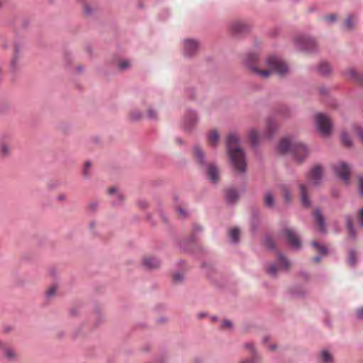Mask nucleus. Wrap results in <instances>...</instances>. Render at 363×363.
<instances>
[{"instance_id": "18", "label": "nucleus", "mask_w": 363, "mask_h": 363, "mask_svg": "<svg viewBox=\"0 0 363 363\" xmlns=\"http://www.w3.org/2000/svg\"><path fill=\"white\" fill-rule=\"evenodd\" d=\"M219 139L218 133L216 130H211L208 135V142L211 145L215 146Z\"/></svg>"}, {"instance_id": "49", "label": "nucleus", "mask_w": 363, "mask_h": 363, "mask_svg": "<svg viewBox=\"0 0 363 363\" xmlns=\"http://www.w3.org/2000/svg\"><path fill=\"white\" fill-rule=\"evenodd\" d=\"M84 11L86 14L89 15L91 13L92 11H91V8L89 7V6L86 4L84 6Z\"/></svg>"}, {"instance_id": "7", "label": "nucleus", "mask_w": 363, "mask_h": 363, "mask_svg": "<svg viewBox=\"0 0 363 363\" xmlns=\"http://www.w3.org/2000/svg\"><path fill=\"white\" fill-rule=\"evenodd\" d=\"M333 169L336 175L347 184L350 174V169L347 164L343 162H338L334 166Z\"/></svg>"}, {"instance_id": "1", "label": "nucleus", "mask_w": 363, "mask_h": 363, "mask_svg": "<svg viewBox=\"0 0 363 363\" xmlns=\"http://www.w3.org/2000/svg\"><path fill=\"white\" fill-rule=\"evenodd\" d=\"M245 62L254 74L262 79L268 78L272 72L283 76L289 71L287 65L274 56L260 61L256 54L252 53L246 56Z\"/></svg>"}, {"instance_id": "24", "label": "nucleus", "mask_w": 363, "mask_h": 363, "mask_svg": "<svg viewBox=\"0 0 363 363\" xmlns=\"http://www.w3.org/2000/svg\"><path fill=\"white\" fill-rule=\"evenodd\" d=\"M281 189L285 201L287 202L290 201L291 200L292 196L289 187L286 186H282Z\"/></svg>"}, {"instance_id": "31", "label": "nucleus", "mask_w": 363, "mask_h": 363, "mask_svg": "<svg viewBox=\"0 0 363 363\" xmlns=\"http://www.w3.org/2000/svg\"><path fill=\"white\" fill-rule=\"evenodd\" d=\"M312 245L315 248V250L323 255H325L327 253V249L325 246L320 245L319 243L316 242H313Z\"/></svg>"}, {"instance_id": "13", "label": "nucleus", "mask_w": 363, "mask_h": 363, "mask_svg": "<svg viewBox=\"0 0 363 363\" xmlns=\"http://www.w3.org/2000/svg\"><path fill=\"white\" fill-rule=\"evenodd\" d=\"M143 264L147 269H155L160 267V262L155 257H147L143 259Z\"/></svg>"}, {"instance_id": "53", "label": "nucleus", "mask_w": 363, "mask_h": 363, "mask_svg": "<svg viewBox=\"0 0 363 363\" xmlns=\"http://www.w3.org/2000/svg\"><path fill=\"white\" fill-rule=\"evenodd\" d=\"M320 258L319 257H315L313 258V261L316 263L319 262Z\"/></svg>"}, {"instance_id": "33", "label": "nucleus", "mask_w": 363, "mask_h": 363, "mask_svg": "<svg viewBox=\"0 0 363 363\" xmlns=\"http://www.w3.org/2000/svg\"><path fill=\"white\" fill-rule=\"evenodd\" d=\"M347 228L348 229V232H349L350 235L352 238H354V228H353L352 221V220L350 218H347Z\"/></svg>"}, {"instance_id": "20", "label": "nucleus", "mask_w": 363, "mask_h": 363, "mask_svg": "<svg viewBox=\"0 0 363 363\" xmlns=\"http://www.w3.org/2000/svg\"><path fill=\"white\" fill-rule=\"evenodd\" d=\"M226 199L230 203H233L238 199V194L235 190L228 189L225 194Z\"/></svg>"}, {"instance_id": "29", "label": "nucleus", "mask_w": 363, "mask_h": 363, "mask_svg": "<svg viewBox=\"0 0 363 363\" xmlns=\"http://www.w3.org/2000/svg\"><path fill=\"white\" fill-rule=\"evenodd\" d=\"M108 194L109 195H113V196H114L116 197V199L118 201H121V200H122V197H123V196H122V195H121L119 192H118L117 189H116V188H115V187L109 188V189H108Z\"/></svg>"}, {"instance_id": "51", "label": "nucleus", "mask_w": 363, "mask_h": 363, "mask_svg": "<svg viewBox=\"0 0 363 363\" xmlns=\"http://www.w3.org/2000/svg\"><path fill=\"white\" fill-rule=\"evenodd\" d=\"M245 346H246L247 348H249L250 350H252V354H254L255 351H254L253 345L252 344H250V343H247V344H246Z\"/></svg>"}, {"instance_id": "37", "label": "nucleus", "mask_w": 363, "mask_h": 363, "mask_svg": "<svg viewBox=\"0 0 363 363\" xmlns=\"http://www.w3.org/2000/svg\"><path fill=\"white\" fill-rule=\"evenodd\" d=\"M129 66H130V63H129V62L128 60H123V61L120 62L119 64H118V67L121 70L125 69Z\"/></svg>"}, {"instance_id": "55", "label": "nucleus", "mask_w": 363, "mask_h": 363, "mask_svg": "<svg viewBox=\"0 0 363 363\" xmlns=\"http://www.w3.org/2000/svg\"><path fill=\"white\" fill-rule=\"evenodd\" d=\"M133 118H134L135 119H138V118H140V116H137V117H133Z\"/></svg>"}, {"instance_id": "54", "label": "nucleus", "mask_w": 363, "mask_h": 363, "mask_svg": "<svg viewBox=\"0 0 363 363\" xmlns=\"http://www.w3.org/2000/svg\"><path fill=\"white\" fill-rule=\"evenodd\" d=\"M276 347H276V345H270V347H269V350H274L276 349Z\"/></svg>"}, {"instance_id": "6", "label": "nucleus", "mask_w": 363, "mask_h": 363, "mask_svg": "<svg viewBox=\"0 0 363 363\" xmlns=\"http://www.w3.org/2000/svg\"><path fill=\"white\" fill-rule=\"evenodd\" d=\"M295 42L300 49L305 50L308 52L315 50L316 48L315 41L313 38H311L298 36L296 38Z\"/></svg>"}, {"instance_id": "39", "label": "nucleus", "mask_w": 363, "mask_h": 363, "mask_svg": "<svg viewBox=\"0 0 363 363\" xmlns=\"http://www.w3.org/2000/svg\"><path fill=\"white\" fill-rule=\"evenodd\" d=\"M172 278L174 282H179L182 280L183 276L180 273L177 272L173 274Z\"/></svg>"}, {"instance_id": "11", "label": "nucleus", "mask_w": 363, "mask_h": 363, "mask_svg": "<svg viewBox=\"0 0 363 363\" xmlns=\"http://www.w3.org/2000/svg\"><path fill=\"white\" fill-rule=\"evenodd\" d=\"M277 128H278V125H277L276 121L272 118H268L266 122V128H265V132H264L265 136L267 138L272 137V135L277 131Z\"/></svg>"}, {"instance_id": "21", "label": "nucleus", "mask_w": 363, "mask_h": 363, "mask_svg": "<svg viewBox=\"0 0 363 363\" xmlns=\"http://www.w3.org/2000/svg\"><path fill=\"white\" fill-rule=\"evenodd\" d=\"M21 58L20 52L18 49L15 50V53L13 55V57L11 61V67L13 69H16L18 66V61Z\"/></svg>"}, {"instance_id": "10", "label": "nucleus", "mask_w": 363, "mask_h": 363, "mask_svg": "<svg viewBox=\"0 0 363 363\" xmlns=\"http://www.w3.org/2000/svg\"><path fill=\"white\" fill-rule=\"evenodd\" d=\"M199 48V43L194 40H185L184 42V54L191 56L196 53Z\"/></svg>"}, {"instance_id": "38", "label": "nucleus", "mask_w": 363, "mask_h": 363, "mask_svg": "<svg viewBox=\"0 0 363 363\" xmlns=\"http://www.w3.org/2000/svg\"><path fill=\"white\" fill-rule=\"evenodd\" d=\"M147 116L150 119H154L157 118V113L155 110L148 109L147 112Z\"/></svg>"}, {"instance_id": "40", "label": "nucleus", "mask_w": 363, "mask_h": 363, "mask_svg": "<svg viewBox=\"0 0 363 363\" xmlns=\"http://www.w3.org/2000/svg\"><path fill=\"white\" fill-rule=\"evenodd\" d=\"M358 188L359 193L363 195V177H358Z\"/></svg>"}, {"instance_id": "50", "label": "nucleus", "mask_w": 363, "mask_h": 363, "mask_svg": "<svg viewBox=\"0 0 363 363\" xmlns=\"http://www.w3.org/2000/svg\"><path fill=\"white\" fill-rule=\"evenodd\" d=\"M232 325V323L229 320H225L223 323V328H230Z\"/></svg>"}, {"instance_id": "14", "label": "nucleus", "mask_w": 363, "mask_h": 363, "mask_svg": "<svg viewBox=\"0 0 363 363\" xmlns=\"http://www.w3.org/2000/svg\"><path fill=\"white\" fill-rule=\"evenodd\" d=\"M247 28V26L242 21H235L231 24V30L235 33H243Z\"/></svg>"}, {"instance_id": "34", "label": "nucleus", "mask_w": 363, "mask_h": 363, "mask_svg": "<svg viewBox=\"0 0 363 363\" xmlns=\"http://www.w3.org/2000/svg\"><path fill=\"white\" fill-rule=\"evenodd\" d=\"M57 291V286L56 285H53L50 286L46 291V296L48 298L53 297Z\"/></svg>"}, {"instance_id": "30", "label": "nucleus", "mask_w": 363, "mask_h": 363, "mask_svg": "<svg viewBox=\"0 0 363 363\" xmlns=\"http://www.w3.org/2000/svg\"><path fill=\"white\" fill-rule=\"evenodd\" d=\"M321 360L324 363H329L333 360V357L327 351L323 350L321 352Z\"/></svg>"}, {"instance_id": "12", "label": "nucleus", "mask_w": 363, "mask_h": 363, "mask_svg": "<svg viewBox=\"0 0 363 363\" xmlns=\"http://www.w3.org/2000/svg\"><path fill=\"white\" fill-rule=\"evenodd\" d=\"M313 216L315 220L316 225L318 227L319 230L321 233L326 232L325 223L323 217L321 215V213L319 210H315L313 212Z\"/></svg>"}, {"instance_id": "52", "label": "nucleus", "mask_w": 363, "mask_h": 363, "mask_svg": "<svg viewBox=\"0 0 363 363\" xmlns=\"http://www.w3.org/2000/svg\"><path fill=\"white\" fill-rule=\"evenodd\" d=\"M178 211H179V213L181 215H182V216H186V212H185L184 209H183V208H179L178 209Z\"/></svg>"}, {"instance_id": "23", "label": "nucleus", "mask_w": 363, "mask_h": 363, "mask_svg": "<svg viewBox=\"0 0 363 363\" xmlns=\"http://www.w3.org/2000/svg\"><path fill=\"white\" fill-rule=\"evenodd\" d=\"M318 71L322 74H327L330 72V67L328 62H321L318 67Z\"/></svg>"}, {"instance_id": "5", "label": "nucleus", "mask_w": 363, "mask_h": 363, "mask_svg": "<svg viewBox=\"0 0 363 363\" xmlns=\"http://www.w3.org/2000/svg\"><path fill=\"white\" fill-rule=\"evenodd\" d=\"M315 123L318 131L323 136H328L332 131V123L330 119L325 114L317 113L315 115Z\"/></svg>"}, {"instance_id": "26", "label": "nucleus", "mask_w": 363, "mask_h": 363, "mask_svg": "<svg viewBox=\"0 0 363 363\" xmlns=\"http://www.w3.org/2000/svg\"><path fill=\"white\" fill-rule=\"evenodd\" d=\"M194 154L198 162L202 164L204 154L203 151L201 150V148L199 147H195L194 149Z\"/></svg>"}, {"instance_id": "4", "label": "nucleus", "mask_w": 363, "mask_h": 363, "mask_svg": "<svg viewBox=\"0 0 363 363\" xmlns=\"http://www.w3.org/2000/svg\"><path fill=\"white\" fill-rule=\"evenodd\" d=\"M278 149L282 153L291 152L298 162L303 160L308 153L306 145L288 138L281 140Z\"/></svg>"}, {"instance_id": "2", "label": "nucleus", "mask_w": 363, "mask_h": 363, "mask_svg": "<svg viewBox=\"0 0 363 363\" xmlns=\"http://www.w3.org/2000/svg\"><path fill=\"white\" fill-rule=\"evenodd\" d=\"M240 139L235 133H230L226 138V147L233 171L243 174L247 169V161L243 150L238 145Z\"/></svg>"}, {"instance_id": "47", "label": "nucleus", "mask_w": 363, "mask_h": 363, "mask_svg": "<svg viewBox=\"0 0 363 363\" xmlns=\"http://www.w3.org/2000/svg\"><path fill=\"white\" fill-rule=\"evenodd\" d=\"M357 315L359 319L363 320V308L357 310Z\"/></svg>"}, {"instance_id": "44", "label": "nucleus", "mask_w": 363, "mask_h": 363, "mask_svg": "<svg viewBox=\"0 0 363 363\" xmlns=\"http://www.w3.org/2000/svg\"><path fill=\"white\" fill-rule=\"evenodd\" d=\"M358 221L359 223V225L363 226V208H362L359 211V216H358Z\"/></svg>"}, {"instance_id": "22", "label": "nucleus", "mask_w": 363, "mask_h": 363, "mask_svg": "<svg viewBox=\"0 0 363 363\" xmlns=\"http://www.w3.org/2000/svg\"><path fill=\"white\" fill-rule=\"evenodd\" d=\"M264 204L268 207H272L274 204V196L271 192H267L264 195Z\"/></svg>"}, {"instance_id": "8", "label": "nucleus", "mask_w": 363, "mask_h": 363, "mask_svg": "<svg viewBox=\"0 0 363 363\" xmlns=\"http://www.w3.org/2000/svg\"><path fill=\"white\" fill-rule=\"evenodd\" d=\"M283 233L292 247L298 249L301 247L299 238L292 229L286 228L283 230Z\"/></svg>"}, {"instance_id": "19", "label": "nucleus", "mask_w": 363, "mask_h": 363, "mask_svg": "<svg viewBox=\"0 0 363 363\" xmlns=\"http://www.w3.org/2000/svg\"><path fill=\"white\" fill-rule=\"evenodd\" d=\"M279 267L281 269H288L290 267V262L281 254L278 255Z\"/></svg>"}, {"instance_id": "25", "label": "nucleus", "mask_w": 363, "mask_h": 363, "mask_svg": "<svg viewBox=\"0 0 363 363\" xmlns=\"http://www.w3.org/2000/svg\"><path fill=\"white\" fill-rule=\"evenodd\" d=\"M356 23V18L354 16H350L345 21L344 26L347 29H352Z\"/></svg>"}, {"instance_id": "42", "label": "nucleus", "mask_w": 363, "mask_h": 363, "mask_svg": "<svg viewBox=\"0 0 363 363\" xmlns=\"http://www.w3.org/2000/svg\"><path fill=\"white\" fill-rule=\"evenodd\" d=\"M90 166H91V164L90 162H86L85 163V165H84V170H83V174L84 175L87 177L89 176V169L90 168Z\"/></svg>"}, {"instance_id": "15", "label": "nucleus", "mask_w": 363, "mask_h": 363, "mask_svg": "<svg viewBox=\"0 0 363 363\" xmlns=\"http://www.w3.org/2000/svg\"><path fill=\"white\" fill-rule=\"evenodd\" d=\"M11 152V145L4 141L0 142V157H6L10 155Z\"/></svg>"}, {"instance_id": "36", "label": "nucleus", "mask_w": 363, "mask_h": 363, "mask_svg": "<svg viewBox=\"0 0 363 363\" xmlns=\"http://www.w3.org/2000/svg\"><path fill=\"white\" fill-rule=\"evenodd\" d=\"M260 361V359L257 356H254L252 359H245L240 362L239 363H259Z\"/></svg>"}, {"instance_id": "3", "label": "nucleus", "mask_w": 363, "mask_h": 363, "mask_svg": "<svg viewBox=\"0 0 363 363\" xmlns=\"http://www.w3.org/2000/svg\"><path fill=\"white\" fill-rule=\"evenodd\" d=\"M323 177V169L320 166L314 167L307 176V184H301L299 185L300 199L302 205L308 208L311 206V201L308 197L309 185H318L320 184Z\"/></svg>"}, {"instance_id": "9", "label": "nucleus", "mask_w": 363, "mask_h": 363, "mask_svg": "<svg viewBox=\"0 0 363 363\" xmlns=\"http://www.w3.org/2000/svg\"><path fill=\"white\" fill-rule=\"evenodd\" d=\"M206 175L208 179L216 184L220 180V171L218 167L214 164H208L206 168Z\"/></svg>"}, {"instance_id": "16", "label": "nucleus", "mask_w": 363, "mask_h": 363, "mask_svg": "<svg viewBox=\"0 0 363 363\" xmlns=\"http://www.w3.org/2000/svg\"><path fill=\"white\" fill-rule=\"evenodd\" d=\"M0 347H3V350L4 351L5 356L6 358L9 360H14L17 355L15 352V351L9 347H6L4 345V344L0 341Z\"/></svg>"}, {"instance_id": "48", "label": "nucleus", "mask_w": 363, "mask_h": 363, "mask_svg": "<svg viewBox=\"0 0 363 363\" xmlns=\"http://www.w3.org/2000/svg\"><path fill=\"white\" fill-rule=\"evenodd\" d=\"M190 124L191 125L194 124L195 122L196 121V115L194 113H191V116H190Z\"/></svg>"}, {"instance_id": "45", "label": "nucleus", "mask_w": 363, "mask_h": 363, "mask_svg": "<svg viewBox=\"0 0 363 363\" xmlns=\"http://www.w3.org/2000/svg\"><path fill=\"white\" fill-rule=\"evenodd\" d=\"M349 262L350 264H354L355 263V255L352 252L350 254Z\"/></svg>"}, {"instance_id": "17", "label": "nucleus", "mask_w": 363, "mask_h": 363, "mask_svg": "<svg viewBox=\"0 0 363 363\" xmlns=\"http://www.w3.org/2000/svg\"><path fill=\"white\" fill-rule=\"evenodd\" d=\"M259 134L257 130L251 129L248 133V139L252 145H255L258 143Z\"/></svg>"}, {"instance_id": "43", "label": "nucleus", "mask_w": 363, "mask_h": 363, "mask_svg": "<svg viewBox=\"0 0 363 363\" xmlns=\"http://www.w3.org/2000/svg\"><path fill=\"white\" fill-rule=\"evenodd\" d=\"M66 199H67L66 194H62V193L58 194L56 197L57 201H58L60 202H64L65 201H66Z\"/></svg>"}, {"instance_id": "28", "label": "nucleus", "mask_w": 363, "mask_h": 363, "mask_svg": "<svg viewBox=\"0 0 363 363\" xmlns=\"http://www.w3.org/2000/svg\"><path fill=\"white\" fill-rule=\"evenodd\" d=\"M341 140L342 144L346 147H350L352 144V140L346 133L341 134Z\"/></svg>"}, {"instance_id": "35", "label": "nucleus", "mask_w": 363, "mask_h": 363, "mask_svg": "<svg viewBox=\"0 0 363 363\" xmlns=\"http://www.w3.org/2000/svg\"><path fill=\"white\" fill-rule=\"evenodd\" d=\"M278 272V267L275 264H271L267 269V272L271 276H275Z\"/></svg>"}, {"instance_id": "32", "label": "nucleus", "mask_w": 363, "mask_h": 363, "mask_svg": "<svg viewBox=\"0 0 363 363\" xmlns=\"http://www.w3.org/2000/svg\"><path fill=\"white\" fill-rule=\"evenodd\" d=\"M353 131L356 136L359 139L360 142L363 144V130L359 126H354Z\"/></svg>"}, {"instance_id": "41", "label": "nucleus", "mask_w": 363, "mask_h": 363, "mask_svg": "<svg viewBox=\"0 0 363 363\" xmlns=\"http://www.w3.org/2000/svg\"><path fill=\"white\" fill-rule=\"evenodd\" d=\"M325 21L328 23H333L337 19V16L335 14H330L325 17Z\"/></svg>"}, {"instance_id": "46", "label": "nucleus", "mask_w": 363, "mask_h": 363, "mask_svg": "<svg viewBox=\"0 0 363 363\" xmlns=\"http://www.w3.org/2000/svg\"><path fill=\"white\" fill-rule=\"evenodd\" d=\"M266 245L269 248H274V243L273 240L271 238H267L266 240Z\"/></svg>"}, {"instance_id": "27", "label": "nucleus", "mask_w": 363, "mask_h": 363, "mask_svg": "<svg viewBox=\"0 0 363 363\" xmlns=\"http://www.w3.org/2000/svg\"><path fill=\"white\" fill-rule=\"evenodd\" d=\"M240 231L238 228H232L229 232V235L233 242H238L239 240Z\"/></svg>"}]
</instances>
